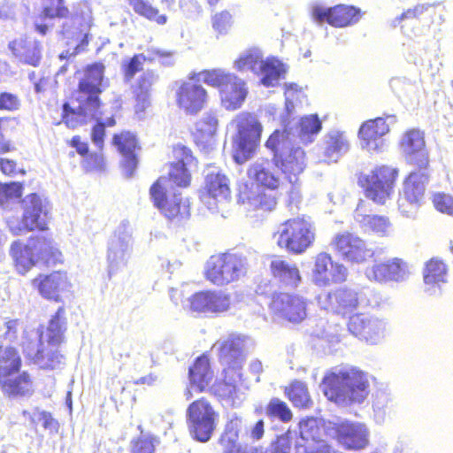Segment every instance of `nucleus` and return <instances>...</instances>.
<instances>
[{
  "instance_id": "7c9ffc66",
  "label": "nucleus",
  "mask_w": 453,
  "mask_h": 453,
  "mask_svg": "<svg viewBox=\"0 0 453 453\" xmlns=\"http://www.w3.org/2000/svg\"><path fill=\"white\" fill-rule=\"evenodd\" d=\"M349 141L345 133L339 130L327 132L319 146L321 156L319 162L336 163L349 150Z\"/></svg>"
},
{
  "instance_id": "6ab92c4d",
  "label": "nucleus",
  "mask_w": 453,
  "mask_h": 453,
  "mask_svg": "<svg viewBox=\"0 0 453 453\" xmlns=\"http://www.w3.org/2000/svg\"><path fill=\"white\" fill-rule=\"evenodd\" d=\"M198 73H193L188 81H182L176 89L177 105L187 114H196L207 102V92L198 81Z\"/></svg>"
},
{
  "instance_id": "bf43d9fd",
  "label": "nucleus",
  "mask_w": 453,
  "mask_h": 453,
  "mask_svg": "<svg viewBox=\"0 0 453 453\" xmlns=\"http://www.w3.org/2000/svg\"><path fill=\"white\" fill-rule=\"evenodd\" d=\"M188 303L193 311L210 312V291L196 293L188 299Z\"/></svg>"
},
{
  "instance_id": "5fc2aeb1",
  "label": "nucleus",
  "mask_w": 453,
  "mask_h": 453,
  "mask_svg": "<svg viewBox=\"0 0 453 453\" xmlns=\"http://www.w3.org/2000/svg\"><path fill=\"white\" fill-rule=\"evenodd\" d=\"M267 416L277 418L281 422L291 420L293 414L287 403L278 398H273L266 407Z\"/></svg>"
},
{
  "instance_id": "20e7f679",
  "label": "nucleus",
  "mask_w": 453,
  "mask_h": 453,
  "mask_svg": "<svg viewBox=\"0 0 453 453\" xmlns=\"http://www.w3.org/2000/svg\"><path fill=\"white\" fill-rule=\"evenodd\" d=\"M247 271L248 262L244 256L226 252L213 255L206 261L203 275L211 284L223 287L238 281Z\"/></svg>"
},
{
  "instance_id": "c85d7f7f",
  "label": "nucleus",
  "mask_w": 453,
  "mask_h": 453,
  "mask_svg": "<svg viewBox=\"0 0 453 453\" xmlns=\"http://www.w3.org/2000/svg\"><path fill=\"white\" fill-rule=\"evenodd\" d=\"M275 166L280 167L289 183L299 180L298 176L306 167L305 152L301 147L293 144L285 151H281L273 157Z\"/></svg>"
},
{
  "instance_id": "774afa93",
  "label": "nucleus",
  "mask_w": 453,
  "mask_h": 453,
  "mask_svg": "<svg viewBox=\"0 0 453 453\" xmlns=\"http://www.w3.org/2000/svg\"><path fill=\"white\" fill-rule=\"evenodd\" d=\"M144 60L145 57L142 54L135 55L130 59L128 65L125 68V76L127 80H131L137 72L142 70Z\"/></svg>"
},
{
  "instance_id": "4be33fe9",
  "label": "nucleus",
  "mask_w": 453,
  "mask_h": 453,
  "mask_svg": "<svg viewBox=\"0 0 453 453\" xmlns=\"http://www.w3.org/2000/svg\"><path fill=\"white\" fill-rule=\"evenodd\" d=\"M230 196L229 180L218 168L210 167L205 175L200 198L211 211H215L218 203L226 201Z\"/></svg>"
},
{
  "instance_id": "f03ea898",
  "label": "nucleus",
  "mask_w": 453,
  "mask_h": 453,
  "mask_svg": "<svg viewBox=\"0 0 453 453\" xmlns=\"http://www.w3.org/2000/svg\"><path fill=\"white\" fill-rule=\"evenodd\" d=\"M316 227L310 218L297 217L277 226L273 234L275 243L293 254H302L314 242Z\"/></svg>"
},
{
  "instance_id": "5701e85b",
  "label": "nucleus",
  "mask_w": 453,
  "mask_h": 453,
  "mask_svg": "<svg viewBox=\"0 0 453 453\" xmlns=\"http://www.w3.org/2000/svg\"><path fill=\"white\" fill-rule=\"evenodd\" d=\"M365 274L369 280L376 282H403L411 274L410 265L402 258L394 257L368 266Z\"/></svg>"
},
{
  "instance_id": "79ce46f5",
  "label": "nucleus",
  "mask_w": 453,
  "mask_h": 453,
  "mask_svg": "<svg viewBox=\"0 0 453 453\" xmlns=\"http://www.w3.org/2000/svg\"><path fill=\"white\" fill-rule=\"evenodd\" d=\"M292 139L297 137L303 143H311L322 128V122L318 115L311 114L302 117L295 127L288 126Z\"/></svg>"
},
{
  "instance_id": "4c0bfd02",
  "label": "nucleus",
  "mask_w": 453,
  "mask_h": 453,
  "mask_svg": "<svg viewBox=\"0 0 453 453\" xmlns=\"http://www.w3.org/2000/svg\"><path fill=\"white\" fill-rule=\"evenodd\" d=\"M270 269L274 279L285 288L295 289L302 283L303 278L296 263L274 257L271 261Z\"/></svg>"
},
{
  "instance_id": "338daca9",
  "label": "nucleus",
  "mask_w": 453,
  "mask_h": 453,
  "mask_svg": "<svg viewBox=\"0 0 453 453\" xmlns=\"http://www.w3.org/2000/svg\"><path fill=\"white\" fill-rule=\"evenodd\" d=\"M157 79V75L151 71L143 73L138 80L137 88L134 91L150 94V88Z\"/></svg>"
},
{
  "instance_id": "a878e982",
  "label": "nucleus",
  "mask_w": 453,
  "mask_h": 453,
  "mask_svg": "<svg viewBox=\"0 0 453 453\" xmlns=\"http://www.w3.org/2000/svg\"><path fill=\"white\" fill-rule=\"evenodd\" d=\"M104 66L93 64L84 70V75L79 81V92L76 100L85 103H95L100 108L99 94L103 90Z\"/></svg>"
},
{
  "instance_id": "7ed1b4c3",
  "label": "nucleus",
  "mask_w": 453,
  "mask_h": 453,
  "mask_svg": "<svg viewBox=\"0 0 453 453\" xmlns=\"http://www.w3.org/2000/svg\"><path fill=\"white\" fill-rule=\"evenodd\" d=\"M198 80L219 88L221 104L228 111L239 109L246 99L248 89L245 82L235 74L223 69L200 72Z\"/></svg>"
},
{
  "instance_id": "3c124183",
  "label": "nucleus",
  "mask_w": 453,
  "mask_h": 453,
  "mask_svg": "<svg viewBox=\"0 0 453 453\" xmlns=\"http://www.w3.org/2000/svg\"><path fill=\"white\" fill-rule=\"evenodd\" d=\"M129 4L133 7L134 11L144 18L154 20L159 25H164L167 21V17L165 14H158V10L153 7L146 0H128Z\"/></svg>"
},
{
  "instance_id": "473e14b6",
  "label": "nucleus",
  "mask_w": 453,
  "mask_h": 453,
  "mask_svg": "<svg viewBox=\"0 0 453 453\" xmlns=\"http://www.w3.org/2000/svg\"><path fill=\"white\" fill-rule=\"evenodd\" d=\"M173 155L177 162L171 165L168 180L179 187H188L191 178L189 169L196 165V159L191 150L183 145L175 146Z\"/></svg>"
},
{
  "instance_id": "09e8293b",
  "label": "nucleus",
  "mask_w": 453,
  "mask_h": 453,
  "mask_svg": "<svg viewBox=\"0 0 453 453\" xmlns=\"http://www.w3.org/2000/svg\"><path fill=\"white\" fill-rule=\"evenodd\" d=\"M301 439L305 441L304 445L318 443L322 441L323 429L319 421L311 418L302 420L299 424Z\"/></svg>"
},
{
  "instance_id": "37998d69",
  "label": "nucleus",
  "mask_w": 453,
  "mask_h": 453,
  "mask_svg": "<svg viewBox=\"0 0 453 453\" xmlns=\"http://www.w3.org/2000/svg\"><path fill=\"white\" fill-rule=\"evenodd\" d=\"M224 380L213 385V393L219 397L230 401L232 404H234L235 400H240L238 394L241 390V387L243 386L247 388L248 386L244 384L242 376L241 377V380H239L234 372H227V370L224 369Z\"/></svg>"
},
{
  "instance_id": "680f3d73",
  "label": "nucleus",
  "mask_w": 453,
  "mask_h": 453,
  "mask_svg": "<svg viewBox=\"0 0 453 453\" xmlns=\"http://www.w3.org/2000/svg\"><path fill=\"white\" fill-rule=\"evenodd\" d=\"M432 201L437 211L453 216V196L439 192L433 195Z\"/></svg>"
},
{
  "instance_id": "2f4dec72",
  "label": "nucleus",
  "mask_w": 453,
  "mask_h": 453,
  "mask_svg": "<svg viewBox=\"0 0 453 453\" xmlns=\"http://www.w3.org/2000/svg\"><path fill=\"white\" fill-rule=\"evenodd\" d=\"M389 132V127L383 118L365 122L359 129L361 146L368 151H380L385 146L383 136Z\"/></svg>"
},
{
  "instance_id": "c756f323",
  "label": "nucleus",
  "mask_w": 453,
  "mask_h": 453,
  "mask_svg": "<svg viewBox=\"0 0 453 453\" xmlns=\"http://www.w3.org/2000/svg\"><path fill=\"white\" fill-rule=\"evenodd\" d=\"M238 203L242 204L244 209L250 212H268L276 206L274 196L266 194L260 187L254 184H251L250 187L245 185L241 188Z\"/></svg>"
},
{
  "instance_id": "6e6552de",
  "label": "nucleus",
  "mask_w": 453,
  "mask_h": 453,
  "mask_svg": "<svg viewBox=\"0 0 453 453\" xmlns=\"http://www.w3.org/2000/svg\"><path fill=\"white\" fill-rule=\"evenodd\" d=\"M133 251V229L129 222L122 221L108 242L106 261L109 278L122 272Z\"/></svg>"
},
{
  "instance_id": "a18cd8bd",
  "label": "nucleus",
  "mask_w": 453,
  "mask_h": 453,
  "mask_svg": "<svg viewBox=\"0 0 453 453\" xmlns=\"http://www.w3.org/2000/svg\"><path fill=\"white\" fill-rule=\"evenodd\" d=\"M65 330V310L64 307H59L55 315L50 319L45 334L41 333L39 336L42 334L43 342H47L49 346L58 347L63 341Z\"/></svg>"
},
{
  "instance_id": "dca6fc26",
  "label": "nucleus",
  "mask_w": 453,
  "mask_h": 453,
  "mask_svg": "<svg viewBox=\"0 0 453 453\" xmlns=\"http://www.w3.org/2000/svg\"><path fill=\"white\" fill-rule=\"evenodd\" d=\"M169 180L166 177H160L150 187V196L154 205L167 218L188 216V204L180 195L174 194L172 200L167 197Z\"/></svg>"
},
{
  "instance_id": "a19ab883",
  "label": "nucleus",
  "mask_w": 453,
  "mask_h": 453,
  "mask_svg": "<svg viewBox=\"0 0 453 453\" xmlns=\"http://www.w3.org/2000/svg\"><path fill=\"white\" fill-rule=\"evenodd\" d=\"M12 54L22 63L36 66L41 60L42 47L39 42L32 39H17L10 42Z\"/></svg>"
},
{
  "instance_id": "864d4df0",
  "label": "nucleus",
  "mask_w": 453,
  "mask_h": 453,
  "mask_svg": "<svg viewBox=\"0 0 453 453\" xmlns=\"http://www.w3.org/2000/svg\"><path fill=\"white\" fill-rule=\"evenodd\" d=\"M391 397L386 391H377L373 395L372 408L374 418L377 423L385 421L386 416L390 410Z\"/></svg>"
},
{
  "instance_id": "39448f33",
  "label": "nucleus",
  "mask_w": 453,
  "mask_h": 453,
  "mask_svg": "<svg viewBox=\"0 0 453 453\" xmlns=\"http://www.w3.org/2000/svg\"><path fill=\"white\" fill-rule=\"evenodd\" d=\"M229 127L234 131V158L236 163L243 164L251 157L260 142L262 125L256 116L242 112L232 119Z\"/></svg>"
},
{
  "instance_id": "0eeeda50",
  "label": "nucleus",
  "mask_w": 453,
  "mask_h": 453,
  "mask_svg": "<svg viewBox=\"0 0 453 453\" xmlns=\"http://www.w3.org/2000/svg\"><path fill=\"white\" fill-rule=\"evenodd\" d=\"M235 68L240 72L251 71L261 77V83L265 87L275 86L280 78L287 72L286 66L275 58L263 59L258 49H250L242 53L234 62Z\"/></svg>"
},
{
  "instance_id": "72a5a7b5",
  "label": "nucleus",
  "mask_w": 453,
  "mask_h": 453,
  "mask_svg": "<svg viewBox=\"0 0 453 453\" xmlns=\"http://www.w3.org/2000/svg\"><path fill=\"white\" fill-rule=\"evenodd\" d=\"M42 297L58 302L61 295L69 288V282L65 273L54 272L49 275H39L33 280Z\"/></svg>"
},
{
  "instance_id": "8fccbe9b",
  "label": "nucleus",
  "mask_w": 453,
  "mask_h": 453,
  "mask_svg": "<svg viewBox=\"0 0 453 453\" xmlns=\"http://www.w3.org/2000/svg\"><path fill=\"white\" fill-rule=\"evenodd\" d=\"M286 393L288 396V399L296 407L308 408L311 403L308 388L305 383L302 381L295 380L292 382L291 385L286 389Z\"/></svg>"
},
{
  "instance_id": "c03bdc74",
  "label": "nucleus",
  "mask_w": 453,
  "mask_h": 453,
  "mask_svg": "<svg viewBox=\"0 0 453 453\" xmlns=\"http://www.w3.org/2000/svg\"><path fill=\"white\" fill-rule=\"evenodd\" d=\"M218 127V118L213 112H205L196 124V140L204 148H211L214 144V134Z\"/></svg>"
},
{
  "instance_id": "58836bf2",
  "label": "nucleus",
  "mask_w": 453,
  "mask_h": 453,
  "mask_svg": "<svg viewBox=\"0 0 453 453\" xmlns=\"http://www.w3.org/2000/svg\"><path fill=\"white\" fill-rule=\"evenodd\" d=\"M275 162L266 159L255 161L248 170V176L254 180L258 187H265L269 189H275L280 184V177L274 173Z\"/></svg>"
},
{
  "instance_id": "e433bc0d",
  "label": "nucleus",
  "mask_w": 453,
  "mask_h": 453,
  "mask_svg": "<svg viewBox=\"0 0 453 453\" xmlns=\"http://www.w3.org/2000/svg\"><path fill=\"white\" fill-rule=\"evenodd\" d=\"M448 280V268L438 258H431L423 270L424 290L429 296L441 293V286Z\"/></svg>"
},
{
  "instance_id": "13d9d810",
  "label": "nucleus",
  "mask_w": 453,
  "mask_h": 453,
  "mask_svg": "<svg viewBox=\"0 0 453 453\" xmlns=\"http://www.w3.org/2000/svg\"><path fill=\"white\" fill-rule=\"evenodd\" d=\"M44 17L53 18H66L69 14V10L64 5V0H42Z\"/></svg>"
},
{
  "instance_id": "412c9836",
  "label": "nucleus",
  "mask_w": 453,
  "mask_h": 453,
  "mask_svg": "<svg viewBox=\"0 0 453 453\" xmlns=\"http://www.w3.org/2000/svg\"><path fill=\"white\" fill-rule=\"evenodd\" d=\"M348 328L352 334L367 343L377 344L386 335L387 323L379 318L357 313L349 318Z\"/></svg>"
},
{
  "instance_id": "e2e57ef3",
  "label": "nucleus",
  "mask_w": 453,
  "mask_h": 453,
  "mask_svg": "<svg viewBox=\"0 0 453 453\" xmlns=\"http://www.w3.org/2000/svg\"><path fill=\"white\" fill-rule=\"evenodd\" d=\"M28 242H34L36 249H33V252L38 260L47 259L48 256L53 253L52 242L45 237L32 238Z\"/></svg>"
},
{
  "instance_id": "4d7b16f0",
  "label": "nucleus",
  "mask_w": 453,
  "mask_h": 453,
  "mask_svg": "<svg viewBox=\"0 0 453 453\" xmlns=\"http://www.w3.org/2000/svg\"><path fill=\"white\" fill-rule=\"evenodd\" d=\"M304 97L303 91L297 84H285L286 110L289 114L295 110L297 103H302Z\"/></svg>"
},
{
  "instance_id": "423d86ee",
  "label": "nucleus",
  "mask_w": 453,
  "mask_h": 453,
  "mask_svg": "<svg viewBox=\"0 0 453 453\" xmlns=\"http://www.w3.org/2000/svg\"><path fill=\"white\" fill-rule=\"evenodd\" d=\"M21 358L12 347L0 349V388L8 395H27L32 392V382L27 372L13 377L19 372Z\"/></svg>"
},
{
  "instance_id": "9b49d317",
  "label": "nucleus",
  "mask_w": 453,
  "mask_h": 453,
  "mask_svg": "<svg viewBox=\"0 0 453 453\" xmlns=\"http://www.w3.org/2000/svg\"><path fill=\"white\" fill-rule=\"evenodd\" d=\"M187 417L190 434L201 442L208 441L216 428L219 413L205 398L189 404Z\"/></svg>"
},
{
  "instance_id": "f3484780",
  "label": "nucleus",
  "mask_w": 453,
  "mask_h": 453,
  "mask_svg": "<svg viewBox=\"0 0 453 453\" xmlns=\"http://www.w3.org/2000/svg\"><path fill=\"white\" fill-rule=\"evenodd\" d=\"M306 300L298 294L275 293L270 303V310L280 319L291 323H300L307 316Z\"/></svg>"
},
{
  "instance_id": "4468645a",
  "label": "nucleus",
  "mask_w": 453,
  "mask_h": 453,
  "mask_svg": "<svg viewBox=\"0 0 453 453\" xmlns=\"http://www.w3.org/2000/svg\"><path fill=\"white\" fill-rule=\"evenodd\" d=\"M348 268L339 262H334L326 252H320L313 258L311 280L319 287L341 284L347 280Z\"/></svg>"
},
{
  "instance_id": "603ef678",
  "label": "nucleus",
  "mask_w": 453,
  "mask_h": 453,
  "mask_svg": "<svg viewBox=\"0 0 453 453\" xmlns=\"http://www.w3.org/2000/svg\"><path fill=\"white\" fill-rule=\"evenodd\" d=\"M291 132L287 127L283 133L279 130L274 131L268 140L266 141L265 146L273 150L275 155H279L281 151H285L292 145Z\"/></svg>"
},
{
  "instance_id": "aec40b11",
  "label": "nucleus",
  "mask_w": 453,
  "mask_h": 453,
  "mask_svg": "<svg viewBox=\"0 0 453 453\" xmlns=\"http://www.w3.org/2000/svg\"><path fill=\"white\" fill-rule=\"evenodd\" d=\"M332 244L343 260L352 264L365 263L374 255L373 250L367 246L365 241L351 233L335 235Z\"/></svg>"
},
{
  "instance_id": "1a4fd4ad",
  "label": "nucleus",
  "mask_w": 453,
  "mask_h": 453,
  "mask_svg": "<svg viewBox=\"0 0 453 453\" xmlns=\"http://www.w3.org/2000/svg\"><path fill=\"white\" fill-rule=\"evenodd\" d=\"M22 203L24 211L22 220L14 219L8 220L12 233L19 235L24 231L45 230L50 219L47 201L36 194H30L24 198Z\"/></svg>"
},
{
  "instance_id": "0e129e2a",
  "label": "nucleus",
  "mask_w": 453,
  "mask_h": 453,
  "mask_svg": "<svg viewBox=\"0 0 453 453\" xmlns=\"http://www.w3.org/2000/svg\"><path fill=\"white\" fill-rule=\"evenodd\" d=\"M22 195V186L19 182L0 183V204L8 199L19 198Z\"/></svg>"
},
{
  "instance_id": "69168bd1",
  "label": "nucleus",
  "mask_w": 453,
  "mask_h": 453,
  "mask_svg": "<svg viewBox=\"0 0 453 453\" xmlns=\"http://www.w3.org/2000/svg\"><path fill=\"white\" fill-rule=\"evenodd\" d=\"M155 450L154 439L141 437L133 442L132 453H153Z\"/></svg>"
},
{
  "instance_id": "ea45409f",
  "label": "nucleus",
  "mask_w": 453,
  "mask_h": 453,
  "mask_svg": "<svg viewBox=\"0 0 453 453\" xmlns=\"http://www.w3.org/2000/svg\"><path fill=\"white\" fill-rule=\"evenodd\" d=\"M212 377L209 359L205 356L199 357L194 365L189 368L190 387L185 394L187 399L192 396V390L196 392L203 391L210 385Z\"/></svg>"
},
{
  "instance_id": "b1692460",
  "label": "nucleus",
  "mask_w": 453,
  "mask_h": 453,
  "mask_svg": "<svg viewBox=\"0 0 453 453\" xmlns=\"http://www.w3.org/2000/svg\"><path fill=\"white\" fill-rule=\"evenodd\" d=\"M400 146L408 163L420 170L427 168L429 154L426 147L424 132L416 128L408 130L403 135Z\"/></svg>"
},
{
  "instance_id": "2eb2a0df",
  "label": "nucleus",
  "mask_w": 453,
  "mask_h": 453,
  "mask_svg": "<svg viewBox=\"0 0 453 453\" xmlns=\"http://www.w3.org/2000/svg\"><path fill=\"white\" fill-rule=\"evenodd\" d=\"M93 23L92 12L86 4L80 5L79 11L72 19L63 25L62 34L66 38L74 39L80 42L73 52L66 50L60 54V58H66L69 56H74L84 50L88 44V31Z\"/></svg>"
},
{
  "instance_id": "9d476101",
  "label": "nucleus",
  "mask_w": 453,
  "mask_h": 453,
  "mask_svg": "<svg viewBox=\"0 0 453 453\" xmlns=\"http://www.w3.org/2000/svg\"><path fill=\"white\" fill-rule=\"evenodd\" d=\"M396 172L388 166H379L368 172L360 173L358 185L365 190V196L374 203L384 204L393 193Z\"/></svg>"
},
{
  "instance_id": "49530a36",
  "label": "nucleus",
  "mask_w": 453,
  "mask_h": 453,
  "mask_svg": "<svg viewBox=\"0 0 453 453\" xmlns=\"http://www.w3.org/2000/svg\"><path fill=\"white\" fill-rule=\"evenodd\" d=\"M355 219L365 231H372L379 235H388L391 224L388 218L377 215H365L362 213V204L359 203L355 211Z\"/></svg>"
},
{
  "instance_id": "f704fd0d",
  "label": "nucleus",
  "mask_w": 453,
  "mask_h": 453,
  "mask_svg": "<svg viewBox=\"0 0 453 453\" xmlns=\"http://www.w3.org/2000/svg\"><path fill=\"white\" fill-rule=\"evenodd\" d=\"M113 144L122 156L121 168L123 174L132 177L137 167L138 160L135 154L137 140L130 132H123L113 136Z\"/></svg>"
},
{
  "instance_id": "de8ad7c7",
  "label": "nucleus",
  "mask_w": 453,
  "mask_h": 453,
  "mask_svg": "<svg viewBox=\"0 0 453 453\" xmlns=\"http://www.w3.org/2000/svg\"><path fill=\"white\" fill-rule=\"evenodd\" d=\"M33 249H36L34 242H27L25 246L19 242H14L12 245L11 253L15 260L17 270L21 274H25L38 261Z\"/></svg>"
},
{
  "instance_id": "bb28decb",
  "label": "nucleus",
  "mask_w": 453,
  "mask_h": 453,
  "mask_svg": "<svg viewBox=\"0 0 453 453\" xmlns=\"http://www.w3.org/2000/svg\"><path fill=\"white\" fill-rule=\"evenodd\" d=\"M312 16L319 22L326 20L330 25L338 27L355 24L361 17L359 9L347 5H337L333 8L316 5L312 8Z\"/></svg>"
},
{
  "instance_id": "c9c22d12",
  "label": "nucleus",
  "mask_w": 453,
  "mask_h": 453,
  "mask_svg": "<svg viewBox=\"0 0 453 453\" xmlns=\"http://www.w3.org/2000/svg\"><path fill=\"white\" fill-rule=\"evenodd\" d=\"M77 105L70 106L68 104L63 105V120L70 128H75L86 124L92 119H98L102 112L95 103H85L77 101Z\"/></svg>"
},
{
  "instance_id": "f8f14e48",
  "label": "nucleus",
  "mask_w": 453,
  "mask_h": 453,
  "mask_svg": "<svg viewBox=\"0 0 453 453\" xmlns=\"http://www.w3.org/2000/svg\"><path fill=\"white\" fill-rule=\"evenodd\" d=\"M251 340L244 335L230 334L219 340L213 346L219 353V358L227 370V372H234L239 380L242 377V367L244 362V354L252 347Z\"/></svg>"
},
{
  "instance_id": "a211bd4d",
  "label": "nucleus",
  "mask_w": 453,
  "mask_h": 453,
  "mask_svg": "<svg viewBox=\"0 0 453 453\" xmlns=\"http://www.w3.org/2000/svg\"><path fill=\"white\" fill-rule=\"evenodd\" d=\"M427 181L428 175L422 171L411 173L405 180L398 199V206L406 217H411L421 205Z\"/></svg>"
},
{
  "instance_id": "f257e3e1",
  "label": "nucleus",
  "mask_w": 453,
  "mask_h": 453,
  "mask_svg": "<svg viewBox=\"0 0 453 453\" xmlns=\"http://www.w3.org/2000/svg\"><path fill=\"white\" fill-rule=\"evenodd\" d=\"M326 396L342 406L362 403L370 393L368 376L353 366L333 368L323 379Z\"/></svg>"
},
{
  "instance_id": "ddd939ff",
  "label": "nucleus",
  "mask_w": 453,
  "mask_h": 453,
  "mask_svg": "<svg viewBox=\"0 0 453 453\" xmlns=\"http://www.w3.org/2000/svg\"><path fill=\"white\" fill-rule=\"evenodd\" d=\"M364 293L347 287L339 288L334 292H326L318 296V304L321 309L346 315L359 306L369 305Z\"/></svg>"
},
{
  "instance_id": "cd10ccee",
  "label": "nucleus",
  "mask_w": 453,
  "mask_h": 453,
  "mask_svg": "<svg viewBox=\"0 0 453 453\" xmlns=\"http://www.w3.org/2000/svg\"><path fill=\"white\" fill-rule=\"evenodd\" d=\"M334 429L339 443L348 449H362L369 443V430L363 423L345 421Z\"/></svg>"
},
{
  "instance_id": "052dcab7",
  "label": "nucleus",
  "mask_w": 453,
  "mask_h": 453,
  "mask_svg": "<svg viewBox=\"0 0 453 453\" xmlns=\"http://www.w3.org/2000/svg\"><path fill=\"white\" fill-rule=\"evenodd\" d=\"M211 23L213 29L217 33L226 35L233 25L232 16L226 11L216 13L211 19Z\"/></svg>"
},
{
  "instance_id": "393cba45",
  "label": "nucleus",
  "mask_w": 453,
  "mask_h": 453,
  "mask_svg": "<svg viewBox=\"0 0 453 453\" xmlns=\"http://www.w3.org/2000/svg\"><path fill=\"white\" fill-rule=\"evenodd\" d=\"M23 350L27 358L42 369H56L64 363V357L56 347L45 345L42 334L38 342L27 341L23 343Z\"/></svg>"
},
{
  "instance_id": "6e6d98bb",
  "label": "nucleus",
  "mask_w": 453,
  "mask_h": 453,
  "mask_svg": "<svg viewBox=\"0 0 453 453\" xmlns=\"http://www.w3.org/2000/svg\"><path fill=\"white\" fill-rule=\"evenodd\" d=\"M231 295L222 290L210 291V312L219 313L231 307Z\"/></svg>"
}]
</instances>
